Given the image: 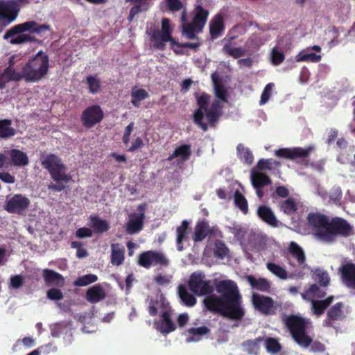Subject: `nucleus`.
<instances>
[{
    "mask_svg": "<svg viewBox=\"0 0 355 355\" xmlns=\"http://www.w3.org/2000/svg\"><path fill=\"white\" fill-rule=\"evenodd\" d=\"M285 55L283 52L277 50V48H273L271 51V62L273 65L277 66L284 62Z\"/></svg>",
    "mask_w": 355,
    "mask_h": 355,
    "instance_id": "obj_53",
    "label": "nucleus"
},
{
    "mask_svg": "<svg viewBox=\"0 0 355 355\" xmlns=\"http://www.w3.org/2000/svg\"><path fill=\"white\" fill-rule=\"evenodd\" d=\"M264 340L263 337L259 336L254 340H247L242 343L244 351L248 354H257L259 350V345Z\"/></svg>",
    "mask_w": 355,
    "mask_h": 355,
    "instance_id": "obj_38",
    "label": "nucleus"
},
{
    "mask_svg": "<svg viewBox=\"0 0 355 355\" xmlns=\"http://www.w3.org/2000/svg\"><path fill=\"white\" fill-rule=\"evenodd\" d=\"M191 153V145L182 144L177 147L167 159L172 161L173 159L178 157L182 162H186L190 158Z\"/></svg>",
    "mask_w": 355,
    "mask_h": 355,
    "instance_id": "obj_26",
    "label": "nucleus"
},
{
    "mask_svg": "<svg viewBox=\"0 0 355 355\" xmlns=\"http://www.w3.org/2000/svg\"><path fill=\"white\" fill-rule=\"evenodd\" d=\"M243 187L237 182H232L227 189L228 200H246L244 195Z\"/></svg>",
    "mask_w": 355,
    "mask_h": 355,
    "instance_id": "obj_27",
    "label": "nucleus"
},
{
    "mask_svg": "<svg viewBox=\"0 0 355 355\" xmlns=\"http://www.w3.org/2000/svg\"><path fill=\"white\" fill-rule=\"evenodd\" d=\"M189 223L187 220H183L176 230V243L177 248L179 251L183 250L182 243L187 239L189 231Z\"/></svg>",
    "mask_w": 355,
    "mask_h": 355,
    "instance_id": "obj_33",
    "label": "nucleus"
},
{
    "mask_svg": "<svg viewBox=\"0 0 355 355\" xmlns=\"http://www.w3.org/2000/svg\"><path fill=\"white\" fill-rule=\"evenodd\" d=\"M281 207L284 212L292 214L297 210V205L296 201H282Z\"/></svg>",
    "mask_w": 355,
    "mask_h": 355,
    "instance_id": "obj_58",
    "label": "nucleus"
},
{
    "mask_svg": "<svg viewBox=\"0 0 355 355\" xmlns=\"http://www.w3.org/2000/svg\"><path fill=\"white\" fill-rule=\"evenodd\" d=\"M280 166V162L272 160V159H261L257 164V168L259 171L265 170H272Z\"/></svg>",
    "mask_w": 355,
    "mask_h": 355,
    "instance_id": "obj_45",
    "label": "nucleus"
},
{
    "mask_svg": "<svg viewBox=\"0 0 355 355\" xmlns=\"http://www.w3.org/2000/svg\"><path fill=\"white\" fill-rule=\"evenodd\" d=\"M282 321L294 341L301 347L307 348L311 346L313 352H322L325 350L324 344L319 341L313 342V338L308 334L307 329L311 326L309 319L291 314L284 315Z\"/></svg>",
    "mask_w": 355,
    "mask_h": 355,
    "instance_id": "obj_4",
    "label": "nucleus"
},
{
    "mask_svg": "<svg viewBox=\"0 0 355 355\" xmlns=\"http://www.w3.org/2000/svg\"><path fill=\"white\" fill-rule=\"evenodd\" d=\"M47 297L51 300H60L64 297L62 292L58 288H51L47 291Z\"/></svg>",
    "mask_w": 355,
    "mask_h": 355,
    "instance_id": "obj_60",
    "label": "nucleus"
},
{
    "mask_svg": "<svg viewBox=\"0 0 355 355\" xmlns=\"http://www.w3.org/2000/svg\"><path fill=\"white\" fill-rule=\"evenodd\" d=\"M189 334L191 336L189 338L191 341H198L202 336L208 334L210 329L206 326L200 327H191L188 330Z\"/></svg>",
    "mask_w": 355,
    "mask_h": 355,
    "instance_id": "obj_43",
    "label": "nucleus"
},
{
    "mask_svg": "<svg viewBox=\"0 0 355 355\" xmlns=\"http://www.w3.org/2000/svg\"><path fill=\"white\" fill-rule=\"evenodd\" d=\"M78 239L89 238L92 236V231L88 227L78 228L75 233Z\"/></svg>",
    "mask_w": 355,
    "mask_h": 355,
    "instance_id": "obj_61",
    "label": "nucleus"
},
{
    "mask_svg": "<svg viewBox=\"0 0 355 355\" xmlns=\"http://www.w3.org/2000/svg\"><path fill=\"white\" fill-rule=\"evenodd\" d=\"M188 286L195 295L206 297L203 303L206 309L232 320H241L245 315L242 306V297L236 284L230 279L220 280L215 284L220 295L211 294L214 287L202 272H194L189 278Z\"/></svg>",
    "mask_w": 355,
    "mask_h": 355,
    "instance_id": "obj_1",
    "label": "nucleus"
},
{
    "mask_svg": "<svg viewBox=\"0 0 355 355\" xmlns=\"http://www.w3.org/2000/svg\"><path fill=\"white\" fill-rule=\"evenodd\" d=\"M43 277L45 283L48 285L53 284L57 286H63L64 279L62 275L50 269L43 270Z\"/></svg>",
    "mask_w": 355,
    "mask_h": 355,
    "instance_id": "obj_24",
    "label": "nucleus"
},
{
    "mask_svg": "<svg viewBox=\"0 0 355 355\" xmlns=\"http://www.w3.org/2000/svg\"><path fill=\"white\" fill-rule=\"evenodd\" d=\"M322 57L320 55H317L315 53H299L296 57V60L297 62H318L320 61Z\"/></svg>",
    "mask_w": 355,
    "mask_h": 355,
    "instance_id": "obj_50",
    "label": "nucleus"
},
{
    "mask_svg": "<svg viewBox=\"0 0 355 355\" xmlns=\"http://www.w3.org/2000/svg\"><path fill=\"white\" fill-rule=\"evenodd\" d=\"M236 37H225L223 40V42H224V46L223 47L222 51L223 53L227 54L235 59L239 58L245 54V51L241 47H234L233 46L232 40H234Z\"/></svg>",
    "mask_w": 355,
    "mask_h": 355,
    "instance_id": "obj_19",
    "label": "nucleus"
},
{
    "mask_svg": "<svg viewBox=\"0 0 355 355\" xmlns=\"http://www.w3.org/2000/svg\"><path fill=\"white\" fill-rule=\"evenodd\" d=\"M266 268L270 272L282 279H286L288 277L287 271L275 263H267Z\"/></svg>",
    "mask_w": 355,
    "mask_h": 355,
    "instance_id": "obj_44",
    "label": "nucleus"
},
{
    "mask_svg": "<svg viewBox=\"0 0 355 355\" xmlns=\"http://www.w3.org/2000/svg\"><path fill=\"white\" fill-rule=\"evenodd\" d=\"M41 165L49 171L51 178L57 182L58 184L53 186L57 191L64 189L63 182L68 183L71 180V176L67 173V166L62 159L56 155L50 153L41 159Z\"/></svg>",
    "mask_w": 355,
    "mask_h": 355,
    "instance_id": "obj_7",
    "label": "nucleus"
},
{
    "mask_svg": "<svg viewBox=\"0 0 355 355\" xmlns=\"http://www.w3.org/2000/svg\"><path fill=\"white\" fill-rule=\"evenodd\" d=\"M146 204L143 203L139 205L137 213L131 214L129 216L125 226V231L129 234H135L141 231L144 226V220L145 218Z\"/></svg>",
    "mask_w": 355,
    "mask_h": 355,
    "instance_id": "obj_14",
    "label": "nucleus"
},
{
    "mask_svg": "<svg viewBox=\"0 0 355 355\" xmlns=\"http://www.w3.org/2000/svg\"><path fill=\"white\" fill-rule=\"evenodd\" d=\"M344 304L341 302L333 305L327 313V318L322 322V325L325 327H334L335 321H341L345 318L343 311Z\"/></svg>",
    "mask_w": 355,
    "mask_h": 355,
    "instance_id": "obj_16",
    "label": "nucleus"
},
{
    "mask_svg": "<svg viewBox=\"0 0 355 355\" xmlns=\"http://www.w3.org/2000/svg\"><path fill=\"white\" fill-rule=\"evenodd\" d=\"M104 117V112L98 105H92L86 107L80 115L83 125L92 128L100 123Z\"/></svg>",
    "mask_w": 355,
    "mask_h": 355,
    "instance_id": "obj_12",
    "label": "nucleus"
},
{
    "mask_svg": "<svg viewBox=\"0 0 355 355\" xmlns=\"http://www.w3.org/2000/svg\"><path fill=\"white\" fill-rule=\"evenodd\" d=\"M251 180L253 187L256 189V193L259 198L265 196L264 187L272 184V181L269 176L261 171L253 169L251 171Z\"/></svg>",
    "mask_w": 355,
    "mask_h": 355,
    "instance_id": "obj_15",
    "label": "nucleus"
},
{
    "mask_svg": "<svg viewBox=\"0 0 355 355\" xmlns=\"http://www.w3.org/2000/svg\"><path fill=\"white\" fill-rule=\"evenodd\" d=\"M315 275L320 286H327L329 285L330 279L327 272L320 269H316Z\"/></svg>",
    "mask_w": 355,
    "mask_h": 355,
    "instance_id": "obj_52",
    "label": "nucleus"
},
{
    "mask_svg": "<svg viewBox=\"0 0 355 355\" xmlns=\"http://www.w3.org/2000/svg\"><path fill=\"white\" fill-rule=\"evenodd\" d=\"M11 125V119H0V138L8 139L16 135L17 131Z\"/></svg>",
    "mask_w": 355,
    "mask_h": 355,
    "instance_id": "obj_35",
    "label": "nucleus"
},
{
    "mask_svg": "<svg viewBox=\"0 0 355 355\" xmlns=\"http://www.w3.org/2000/svg\"><path fill=\"white\" fill-rule=\"evenodd\" d=\"M338 270L345 284L347 287L355 289V263H347L343 264Z\"/></svg>",
    "mask_w": 355,
    "mask_h": 355,
    "instance_id": "obj_17",
    "label": "nucleus"
},
{
    "mask_svg": "<svg viewBox=\"0 0 355 355\" xmlns=\"http://www.w3.org/2000/svg\"><path fill=\"white\" fill-rule=\"evenodd\" d=\"M315 150L313 146H309L306 148L302 147H294L292 148H283L275 151L277 157L295 161L296 163L304 167L314 166L313 162H310L309 157L311 152Z\"/></svg>",
    "mask_w": 355,
    "mask_h": 355,
    "instance_id": "obj_9",
    "label": "nucleus"
},
{
    "mask_svg": "<svg viewBox=\"0 0 355 355\" xmlns=\"http://www.w3.org/2000/svg\"><path fill=\"white\" fill-rule=\"evenodd\" d=\"M98 280V277L94 274H88L77 278L74 282L76 286H85L94 283Z\"/></svg>",
    "mask_w": 355,
    "mask_h": 355,
    "instance_id": "obj_47",
    "label": "nucleus"
},
{
    "mask_svg": "<svg viewBox=\"0 0 355 355\" xmlns=\"http://www.w3.org/2000/svg\"><path fill=\"white\" fill-rule=\"evenodd\" d=\"M257 215L263 221L270 225V226H277L278 221L274 213L269 207L265 205L259 206L257 209Z\"/></svg>",
    "mask_w": 355,
    "mask_h": 355,
    "instance_id": "obj_25",
    "label": "nucleus"
},
{
    "mask_svg": "<svg viewBox=\"0 0 355 355\" xmlns=\"http://www.w3.org/2000/svg\"><path fill=\"white\" fill-rule=\"evenodd\" d=\"M307 220L315 237L326 243L335 242L337 236L347 238L354 234L352 226L340 217L330 219L320 213H310Z\"/></svg>",
    "mask_w": 355,
    "mask_h": 355,
    "instance_id": "obj_2",
    "label": "nucleus"
},
{
    "mask_svg": "<svg viewBox=\"0 0 355 355\" xmlns=\"http://www.w3.org/2000/svg\"><path fill=\"white\" fill-rule=\"evenodd\" d=\"M252 303L254 308L264 315H270L275 313L274 309L275 302L272 297L253 293L252 295Z\"/></svg>",
    "mask_w": 355,
    "mask_h": 355,
    "instance_id": "obj_13",
    "label": "nucleus"
},
{
    "mask_svg": "<svg viewBox=\"0 0 355 355\" xmlns=\"http://www.w3.org/2000/svg\"><path fill=\"white\" fill-rule=\"evenodd\" d=\"M182 32L188 39L193 40L197 38L196 33L200 31H198L196 25L191 22L182 24Z\"/></svg>",
    "mask_w": 355,
    "mask_h": 355,
    "instance_id": "obj_48",
    "label": "nucleus"
},
{
    "mask_svg": "<svg viewBox=\"0 0 355 355\" xmlns=\"http://www.w3.org/2000/svg\"><path fill=\"white\" fill-rule=\"evenodd\" d=\"M161 29L154 28L151 31L150 39L153 42L155 49L164 51L166 48V43L170 42L171 47L173 49L175 46H181L182 44L178 43L173 37V29L171 26L170 20L168 18L162 19Z\"/></svg>",
    "mask_w": 355,
    "mask_h": 355,
    "instance_id": "obj_8",
    "label": "nucleus"
},
{
    "mask_svg": "<svg viewBox=\"0 0 355 355\" xmlns=\"http://www.w3.org/2000/svg\"><path fill=\"white\" fill-rule=\"evenodd\" d=\"M106 297V293L101 284H96L89 288L86 292V300L92 303L96 304Z\"/></svg>",
    "mask_w": 355,
    "mask_h": 355,
    "instance_id": "obj_21",
    "label": "nucleus"
},
{
    "mask_svg": "<svg viewBox=\"0 0 355 355\" xmlns=\"http://www.w3.org/2000/svg\"><path fill=\"white\" fill-rule=\"evenodd\" d=\"M237 153L239 158L247 164H252L254 160L252 153L248 148H245L243 144H239L237 147Z\"/></svg>",
    "mask_w": 355,
    "mask_h": 355,
    "instance_id": "obj_39",
    "label": "nucleus"
},
{
    "mask_svg": "<svg viewBox=\"0 0 355 355\" xmlns=\"http://www.w3.org/2000/svg\"><path fill=\"white\" fill-rule=\"evenodd\" d=\"M8 155L10 159V165L21 167L27 166L29 163V159L26 153L20 150L11 149L8 152Z\"/></svg>",
    "mask_w": 355,
    "mask_h": 355,
    "instance_id": "obj_22",
    "label": "nucleus"
},
{
    "mask_svg": "<svg viewBox=\"0 0 355 355\" xmlns=\"http://www.w3.org/2000/svg\"><path fill=\"white\" fill-rule=\"evenodd\" d=\"M51 26L47 24H39L35 21H27L21 24H17L8 30L4 39L8 40L17 35L10 40L12 44H21L35 41V37L24 33L28 32L30 34H40L44 31H49Z\"/></svg>",
    "mask_w": 355,
    "mask_h": 355,
    "instance_id": "obj_5",
    "label": "nucleus"
},
{
    "mask_svg": "<svg viewBox=\"0 0 355 355\" xmlns=\"http://www.w3.org/2000/svg\"><path fill=\"white\" fill-rule=\"evenodd\" d=\"M29 205V201H7L6 209L10 213L21 214Z\"/></svg>",
    "mask_w": 355,
    "mask_h": 355,
    "instance_id": "obj_40",
    "label": "nucleus"
},
{
    "mask_svg": "<svg viewBox=\"0 0 355 355\" xmlns=\"http://www.w3.org/2000/svg\"><path fill=\"white\" fill-rule=\"evenodd\" d=\"M131 103L136 107H139L141 104V101L149 97L148 93L144 89H132L131 92Z\"/></svg>",
    "mask_w": 355,
    "mask_h": 355,
    "instance_id": "obj_41",
    "label": "nucleus"
},
{
    "mask_svg": "<svg viewBox=\"0 0 355 355\" xmlns=\"http://www.w3.org/2000/svg\"><path fill=\"white\" fill-rule=\"evenodd\" d=\"M178 295L182 304L188 307L193 306L197 302L196 297L190 293L184 285L178 286Z\"/></svg>",
    "mask_w": 355,
    "mask_h": 355,
    "instance_id": "obj_34",
    "label": "nucleus"
},
{
    "mask_svg": "<svg viewBox=\"0 0 355 355\" xmlns=\"http://www.w3.org/2000/svg\"><path fill=\"white\" fill-rule=\"evenodd\" d=\"M265 343L266 349L272 354L278 353L282 349L281 345L275 338H266Z\"/></svg>",
    "mask_w": 355,
    "mask_h": 355,
    "instance_id": "obj_51",
    "label": "nucleus"
},
{
    "mask_svg": "<svg viewBox=\"0 0 355 355\" xmlns=\"http://www.w3.org/2000/svg\"><path fill=\"white\" fill-rule=\"evenodd\" d=\"M125 249L119 243L111 245V263L114 266H120L123 263L125 257Z\"/></svg>",
    "mask_w": 355,
    "mask_h": 355,
    "instance_id": "obj_28",
    "label": "nucleus"
},
{
    "mask_svg": "<svg viewBox=\"0 0 355 355\" xmlns=\"http://www.w3.org/2000/svg\"><path fill=\"white\" fill-rule=\"evenodd\" d=\"M228 249L225 244L219 240H216L214 244V256L219 259H223L227 254Z\"/></svg>",
    "mask_w": 355,
    "mask_h": 355,
    "instance_id": "obj_49",
    "label": "nucleus"
},
{
    "mask_svg": "<svg viewBox=\"0 0 355 355\" xmlns=\"http://www.w3.org/2000/svg\"><path fill=\"white\" fill-rule=\"evenodd\" d=\"M90 225L94 232L97 234L105 232L110 228L107 220L101 219L98 216H90Z\"/></svg>",
    "mask_w": 355,
    "mask_h": 355,
    "instance_id": "obj_37",
    "label": "nucleus"
},
{
    "mask_svg": "<svg viewBox=\"0 0 355 355\" xmlns=\"http://www.w3.org/2000/svg\"><path fill=\"white\" fill-rule=\"evenodd\" d=\"M138 263L146 269L152 266H159L160 267H168L170 261L166 256L162 252L155 250H148L143 252L139 255Z\"/></svg>",
    "mask_w": 355,
    "mask_h": 355,
    "instance_id": "obj_11",
    "label": "nucleus"
},
{
    "mask_svg": "<svg viewBox=\"0 0 355 355\" xmlns=\"http://www.w3.org/2000/svg\"><path fill=\"white\" fill-rule=\"evenodd\" d=\"M19 11V5L15 0H0V28L15 21Z\"/></svg>",
    "mask_w": 355,
    "mask_h": 355,
    "instance_id": "obj_10",
    "label": "nucleus"
},
{
    "mask_svg": "<svg viewBox=\"0 0 355 355\" xmlns=\"http://www.w3.org/2000/svg\"><path fill=\"white\" fill-rule=\"evenodd\" d=\"M273 87H274V84L272 83H268L266 85V87H264V89L261 94V100H260L261 105H263L268 101V100L270 97L271 91H272Z\"/></svg>",
    "mask_w": 355,
    "mask_h": 355,
    "instance_id": "obj_56",
    "label": "nucleus"
},
{
    "mask_svg": "<svg viewBox=\"0 0 355 355\" xmlns=\"http://www.w3.org/2000/svg\"><path fill=\"white\" fill-rule=\"evenodd\" d=\"M24 284V278L19 275L12 276L10 279V288L18 289Z\"/></svg>",
    "mask_w": 355,
    "mask_h": 355,
    "instance_id": "obj_59",
    "label": "nucleus"
},
{
    "mask_svg": "<svg viewBox=\"0 0 355 355\" xmlns=\"http://www.w3.org/2000/svg\"><path fill=\"white\" fill-rule=\"evenodd\" d=\"M0 180L6 183L12 184L15 182V178L8 172H0Z\"/></svg>",
    "mask_w": 355,
    "mask_h": 355,
    "instance_id": "obj_64",
    "label": "nucleus"
},
{
    "mask_svg": "<svg viewBox=\"0 0 355 355\" xmlns=\"http://www.w3.org/2000/svg\"><path fill=\"white\" fill-rule=\"evenodd\" d=\"M216 96L223 102H227V91L222 85H216L215 88Z\"/></svg>",
    "mask_w": 355,
    "mask_h": 355,
    "instance_id": "obj_62",
    "label": "nucleus"
},
{
    "mask_svg": "<svg viewBox=\"0 0 355 355\" xmlns=\"http://www.w3.org/2000/svg\"><path fill=\"white\" fill-rule=\"evenodd\" d=\"M207 228L208 225L205 222L198 223L195 227L193 240L195 242H200L204 240L207 236Z\"/></svg>",
    "mask_w": 355,
    "mask_h": 355,
    "instance_id": "obj_42",
    "label": "nucleus"
},
{
    "mask_svg": "<svg viewBox=\"0 0 355 355\" xmlns=\"http://www.w3.org/2000/svg\"><path fill=\"white\" fill-rule=\"evenodd\" d=\"M275 194H276L277 196L280 198H287L289 194L288 189L283 186H278L276 188L275 191L272 193V197H275Z\"/></svg>",
    "mask_w": 355,
    "mask_h": 355,
    "instance_id": "obj_63",
    "label": "nucleus"
},
{
    "mask_svg": "<svg viewBox=\"0 0 355 355\" xmlns=\"http://www.w3.org/2000/svg\"><path fill=\"white\" fill-rule=\"evenodd\" d=\"M196 98L198 107L194 111L191 117L193 123L205 132L208 130L209 125L215 128L223 114L221 103L218 100L215 99L209 106L211 96L206 93L196 94Z\"/></svg>",
    "mask_w": 355,
    "mask_h": 355,
    "instance_id": "obj_3",
    "label": "nucleus"
},
{
    "mask_svg": "<svg viewBox=\"0 0 355 355\" xmlns=\"http://www.w3.org/2000/svg\"><path fill=\"white\" fill-rule=\"evenodd\" d=\"M154 325L156 329L162 334H168L176 329V326L171 318V311L168 309L162 312V319L155 322Z\"/></svg>",
    "mask_w": 355,
    "mask_h": 355,
    "instance_id": "obj_18",
    "label": "nucleus"
},
{
    "mask_svg": "<svg viewBox=\"0 0 355 355\" xmlns=\"http://www.w3.org/2000/svg\"><path fill=\"white\" fill-rule=\"evenodd\" d=\"M326 295L325 291L321 290L316 284H312L301 296L304 300H314V298H323Z\"/></svg>",
    "mask_w": 355,
    "mask_h": 355,
    "instance_id": "obj_36",
    "label": "nucleus"
},
{
    "mask_svg": "<svg viewBox=\"0 0 355 355\" xmlns=\"http://www.w3.org/2000/svg\"><path fill=\"white\" fill-rule=\"evenodd\" d=\"M209 15L208 10L202 8L201 5H198L195 8V15L192 22L196 25L198 31H202L205 26Z\"/></svg>",
    "mask_w": 355,
    "mask_h": 355,
    "instance_id": "obj_23",
    "label": "nucleus"
},
{
    "mask_svg": "<svg viewBox=\"0 0 355 355\" xmlns=\"http://www.w3.org/2000/svg\"><path fill=\"white\" fill-rule=\"evenodd\" d=\"M246 279L252 288L262 292H269L270 289V283L265 278L257 279L252 275L246 276Z\"/></svg>",
    "mask_w": 355,
    "mask_h": 355,
    "instance_id": "obj_29",
    "label": "nucleus"
},
{
    "mask_svg": "<svg viewBox=\"0 0 355 355\" xmlns=\"http://www.w3.org/2000/svg\"><path fill=\"white\" fill-rule=\"evenodd\" d=\"M148 8H149V0H146L144 1H142V0L141 1L140 0V2L135 4V6H133L131 8L130 12L132 14L136 15L141 12L146 11L148 9Z\"/></svg>",
    "mask_w": 355,
    "mask_h": 355,
    "instance_id": "obj_54",
    "label": "nucleus"
},
{
    "mask_svg": "<svg viewBox=\"0 0 355 355\" xmlns=\"http://www.w3.org/2000/svg\"><path fill=\"white\" fill-rule=\"evenodd\" d=\"M168 9L171 12H178L182 10L183 4L180 0H165Z\"/></svg>",
    "mask_w": 355,
    "mask_h": 355,
    "instance_id": "obj_57",
    "label": "nucleus"
},
{
    "mask_svg": "<svg viewBox=\"0 0 355 355\" xmlns=\"http://www.w3.org/2000/svg\"><path fill=\"white\" fill-rule=\"evenodd\" d=\"M334 299V296L331 295L322 300H309L311 301L313 313L317 316L322 315L327 308L333 302Z\"/></svg>",
    "mask_w": 355,
    "mask_h": 355,
    "instance_id": "obj_30",
    "label": "nucleus"
},
{
    "mask_svg": "<svg viewBox=\"0 0 355 355\" xmlns=\"http://www.w3.org/2000/svg\"><path fill=\"white\" fill-rule=\"evenodd\" d=\"M23 69L25 82L37 83L40 81L49 73V55L42 51H38L23 66Z\"/></svg>",
    "mask_w": 355,
    "mask_h": 355,
    "instance_id": "obj_6",
    "label": "nucleus"
},
{
    "mask_svg": "<svg viewBox=\"0 0 355 355\" xmlns=\"http://www.w3.org/2000/svg\"><path fill=\"white\" fill-rule=\"evenodd\" d=\"M288 253L297 260L299 266H302L305 263L306 256L303 249L295 242H291L288 248Z\"/></svg>",
    "mask_w": 355,
    "mask_h": 355,
    "instance_id": "obj_31",
    "label": "nucleus"
},
{
    "mask_svg": "<svg viewBox=\"0 0 355 355\" xmlns=\"http://www.w3.org/2000/svg\"><path fill=\"white\" fill-rule=\"evenodd\" d=\"M86 84L91 94H97L101 91V82L96 76H89L86 78Z\"/></svg>",
    "mask_w": 355,
    "mask_h": 355,
    "instance_id": "obj_46",
    "label": "nucleus"
},
{
    "mask_svg": "<svg viewBox=\"0 0 355 355\" xmlns=\"http://www.w3.org/2000/svg\"><path fill=\"white\" fill-rule=\"evenodd\" d=\"M225 30L224 18L221 14L216 15L209 21V33L212 40L217 39Z\"/></svg>",
    "mask_w": 355,
    "mask_h": 355,
    "instance_id": "obj_20",
    "label": "nucleus"
},
{
    "mask_svg": "<svg viewBox=\"0 0 355 355\" xmlns=\"http://www.w3.org/2000/svg\"><path fill=\"white\" fill-rule=\"evenodd\" d=\"M3 76L7 78V81H15L19 82L24 80V69L21 68V71H17L13 67V62L10 60L9 66L3 70Z\"/></svg>",
    "mask_w": 355,
    "mask_h": 355,
    "instance_id": "obj_32",
    "label": "nucleus"
},
{
    "mask_svg": "<svg viewBox=\"0 0 355 355\" xmlns=\"http://www.w3.org/2000/svg\"><path fill=\"white\" fill-rule=\"evenodd\" d=\"M148 8H149V0H146L144 1H142V0L141 1L140 0V2L135 4V6H133L131 8L130 12L132 14L136 15L141 12L146 11L148 9Z\"/></svg>",
    "mask_w": 355,
    "mask_h": 355,
    "instance_id": "obj_55",
    "label": "nucleus"
}]
</instances>
